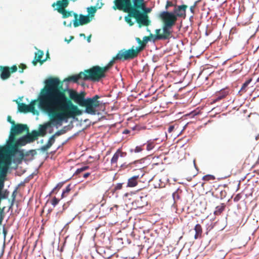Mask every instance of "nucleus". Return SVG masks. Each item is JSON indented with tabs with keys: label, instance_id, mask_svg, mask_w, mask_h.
Segmentation results:
<instances>
[{
	"label": "nucleus",
	"instance_id": "23",
	"mask_svg": "<svg viewBox=\"0 0 259 259\" xmlns=\"http://www.w3.org/2000/svg\"><path fill=\"white\" fill-rule=\"evenodd\" d=\"M251 81L252 78H249L246 80L244 83H243L240 90L239 91V93H240L241 94H242L247 91L248 89V86Z\"/></svg>",
	"mask_w": 259,
	"mask_h": 259
},
{
	"label": "nucleus",
	"instance_id": "34",
	"mask_svg": "<svg viewBox=\"0 0 259 259\" xmlns=\"http://www.w3.org/2000/svg\"><path fill=\"white\" fill-rule=\"evenodd\" d=\"M89 168V167L88 166H83L80 168H78L76 171H75V174L76 175H78V174H80L81 172L87 170V169Z\"/></svg>",
	"mask_w": 259,
	"mask_h": 259
},
{
	"label": "nucleus",
	"instance_id": "36",
	"mask_svg": "<svg viewBox=\"0 0 259 259\" xmlns=\"http://www.w3.org/2000/svg\"><path fill=\"white\" fill-rule=\"evenodd\" d=\"M122 183H118L113 188L114 191H116L117 190H121L122 188Z\"/></svg>",
	"mask_w": 259,
	"mask_h": 259
},
{
	"label": "nucleus",
	"instance_id": "2",
	"mask_svg": "<svg viewBox=\"0 0 259 259\" xmlns=\"http://www.w3.org/2000/svg\"><path fill=\"white\" fill-rule=\"evenodd\" d=\"M29 143L26 136H24L18 139L15 138L12 142L8 140L6 145L0 146V163L9 167L12 162V158L16 154L19 153L21 157L24 156L23 151L19 150V147L25 146Z\"/></svg>",
	"mask_w": 259,
	"mask_h": 259
},
{
	"label": "nucleus",
	"instance_id": "30",
	"mask_svg": "<svg viewBox=\"0 0 259 259\" xmlns=\"http://www.w3.org/2000/svg\"><path fill=\"white\" fill-rule=\"evenodd\" d=\"M71 185L69 184L65 188L64 190H63L62 194L61 195V198H63L65 197H66L67 194L69 193V192L71 190L70 188Z\"/></svg>",
	"mask_w": 259,
	"mask_h": 259
},
{
	"label": "nucleus",
	"instance_id": "39",
	"mask_svg": "<svg viewBox=\"0 0 259 259\" xmlns=\"http://www.w3.org/2000/svg\"><path fill=\"white\" fill-rule=\"evenodd\" d=\"M19 67L20 69H21L19 72L20 73H22L23 72L24 69H26L27 68V66L26 65L24 64H20V65L19 66Z\"/></svg>",
	"mask_w": 259,
	"mask_h": 259
},
{
	"label": "nucleus",
	"instance_id": "50",
	"mask_svg": "<svg viewBox=\"0 0 259 259\" xmlns=\"http://www.w3.org/2000/svg\"><path fill=\"white\" fill-rule=\"evenodd\" d=\"M174 127L173 126H170L168 128V132H171L174 130Z\"/></svg>",
	"mask_w": 259,
	"mask_h": 259
},
{
	"label": "nucleus",
	"instance_id": "53",
	"mask_svg": "<svg viewBox=\"0 0 259 259\" xmlns=\"http://www.w3.org/2000/svg\"><path fill=\"white\" fill-rule=\"evenodd\" d=\"M91 35H89L87 38L88 42H90L91 41Z\"/></svg>",
	"mask_w": 259,
	"mask_h": 259
},
{
	"label": "nucleus",
	"instance_id": "56",
	"mask_svg": "<svg viewBox=\"0 0 259 259\" xmlns=\"http://www.w3.org/2000/svg\"><path fill=\"white\" fill-rule=\"evenodd\" d=\"M49 53H48L47 54V57H49Z\"/></svg>",
	"mask_w": 259,
	"mask_h": 259
},
{
	"label": "nucleus",
	"instance_id": "46",
	"mask_svg": "<svg viewBox=\"0 0 259 259\" xmlns=\"http://www.w3.org/2000/svg\"><path fill=\"white\" fill-rule=\"evenodd\" d=\"M64 133H65V131L61 130L58 131L57 132H56V133L54 135H55V137L56 136H59L64 134Z\"/></svg>",
	"mask_w": 259,
	"mask_h": 259
},
{
	"label": "nucleus",
	"instance_id": "12",
	"mask_svg": "<svg viewBox=\"0 0 259 259\" xmlns=\"http://www.w3.org/2000/svg\"><path fill=\"white\" fill-rule=\"evenodd\" d=\"M144 173L139 174L130 178L127 180V187L133 188L136 187L139 182H141L140 179L143 177Z\"/></svg>",
	"mask_w": 259,
	"mask_h": 259
},
{
	"label": "nucleus",
	"instance_id": "24",
	"mask_svg": "<svg viewBox=\"0 0 259 259\" xmlns=\"http://www.w3.org/2000/svg\"><path fill=\"white\" fill-rule=\"evenodd\" d=\"M18 103V110L20 112L27 113L29 112L27 105L24 103H20L17 102Z\"/></svg>",
	"mask_w": 259,
	"mask_h": 259
},
{
	"label": "nucleus",
	"instance_id": "3",
	"mask_svg": "<svg viewBox=\"0 0 259 259\" xmlns=\"http://www.w3.org/2000/svg\"><path fill=\"white\" fill-rule=\"evenodd\" d=\"M114 10H119L127 13L130 17L135 18L137 23L140 25L148 26L150 24V21L148 19L147 15L142 13L140 10H144L145 5H142L138 8L135 6H132V3L127 4H124L118 6H113Z\"/></svg>",
	"mask_w": 259,
	"mask_h": 259
},
{
	"label": "nucleus",
	"instance_id": "43",
	"mask_svg": "<svg viewBox=\"0 0 259 259\" xmlns=\"http://www.w3.org/2000/svg\"><path fill=\"white\" fill-rule=\"evenodd\" d=\"M7 120L9 122L12 124V126H13L15 124V122L12 119L11 116H8L7 117Z\"/></svg>",
	"mask_w": 259,
	"mask_h": 259
},
{
	"label": "nucleus",
	"instance_id": "31",
	"mask_svg": "<svg viewBox=\"0 0 259 259\" xmlns=\"http://www.w3.org/2000/svg\"><path fill=\"white\" fill-rule=\"evenodd\" d=\"M146 144V150L147 151H150V150H152L155 146L154 142H152L151 141H148Z\"/></svg>",
	"mask_w": 259,
	"mask_h": 259
},
{
	"label": "nucleus",
	"instance_id": "16",
	"mask_svg": "<svg viewBox=\"0 0 259 259\" xmlns=\"http://www.w3.org/2000/svg\"><path fill=\"white\" fill-rule=\"evenodd\" d=\"M49 118H50L49 117ZM53 124L54 125H60L59 124H56V123H53L51 121V118H50V121L46 123L43 125H40L38 131L37 132L39 133V136H44L46 134V131L48 127L51 126V124Z\"/></svg>",
	"mask_w": 259,
	"mask_h": 259
},
{
	"label": "nucleus",
	"instance_id": "29",
	"mask_svg": "<svg viewBox=\"0 0 259 259\" xmlns=\"http://www.w3.org/2000/svg\"><path fill=\"white\" fill-rule=\"evenodd\" d=\"M61 11H59V13L62 14L63 15V18H68L69 17H71L72 16V12L71 11H67L66 10H61Z\"/></svg>",
	"mask_w": 259,
	"mask_h": 259
},
{
	"label": "nucleus",
	"instance_id": "38",
	"mask_svg": "<svg viewBox=\"0 0 259 259\" xmlns=\"http://www.w3.org/2000/svg\"><path fill=\"white\" fill-rule=\"evenodd\" d=\"M131 17H130L129 15L127 17H125V20L130 26H132L134 24V23L132 21Z\"/></svg>",
	"mask_w": 259,
	"mask_h": 259
},
{
	"label": "nucleus",
	"instance_id": "37",
	"mask_svg": "<svg viewBox=\"0 0 259 259\" xmlns=\"http://www.w3.org/2000/svg\"><path fill=\"white\" fill-rule=\"evenodd\" d=\"M59 202V199H57L56 197H54L51 201V204L54 206H55L57 204H58Z\"/></svg>",
	"mask_w": 259,
	"mask_h": 259
},
{
	"label": "nucleus",
	"instance_id": "33",
	"mask_svg": "<svg viewBox=\"0 0 259 259\" xmlns=\"http://www.w3.org/2000/svg\"><path fill=\"white\" fill-rule=\"evenodd\" d=\"M55 141V135L52 136L49 139L47 144L51 147Z\"/></svg>",
	"mask_w": 259,
	"mask_h": 259
},
{
	"label": "nucleus",
	"instance_id": "28",
	"mask_svg": "<svg viewBox=\"0 0 259 259\" xmlns=\"http://www.w3.org/2000/svg\"><path fill=\"white\" fill-rule=\"evenodd\" d=\"M132 6H135L136 7L140 8L142 5H145L144 0H131Z\"/></svg>",
	"mask_w": 259,
	"mask_h": 259
},
{
	"label": "nucleus",
	"instance_id": "49",
	"mask_svg": "<svg viewBox=\"0 0 259 259\" xmlns=\"http://www.w3.org/2000/svg\"><path fill=\"white\" fill-rule=\"evenodd\" d=\"M90 175V172H86L83 175V177L84 178H87Z\"/></svg>",
	"mask_w": 259,
	"mask_h": 259
},
{
	"label": "nucleus",
	"instance_id": "7",
	"mask_svg": "<svg viewBox=\"0 0 259 259\" xmlns=\"http://www.w3.org/2000/svg\"><path fill=\"white\" fill-rule=\"evenodd\" d=\"M144 43V41L140 40L139 44L140 45L139 47H138L136 48V49H134V46H133L131 49H128L127 50H125V51L126 52V55H124V56L126 57V58H130V59H132L136 57L139 53L142 51L145 47H146V45Z\"/></svg>",
	"mask_w": 259,
	"mask_h": 259
},
{
	"label": "nucleus",
	"instance_id": "21",
	"mask_svg": "<svg viewBox=\"0 0 259 259\" xmlns=\"http://www.w3.org/2000/svg\"><path fill=\"white\" fill-rule=\"evenodd\" d=\"M26 135L29 143L32 142L37 139L39 136V133L37 131H33L31 133H28Z\"/></svg>",
	"mask_w": 259,
	"mask_h": 259
},
{
	"label": "nucleus",
	"instance_id": "54",
	"mask_svg": "<svg viewBox=\"0 0 259 259\" xmlns=\"http://www.w3.org/2000/svg\"><path fill=\"white\" fill-rule=\"evenodd\" d=\"M79 36H82V37H83L84 38H85V37H86V36H85V35L84 33H80V34H79Z\"/></svg>",
	"mask_w": 259,
	"mask_h": 259
},
{
	"label": "nucleus",
	"instance_id": "42",
	"mask_svg": "<svg viewBox=\"0 0 259 259\" xmlns=\"http://www.w3.org/2000/svg\"><path fill=\"white\" fill-rule=\"evenodd\" d=\"M50 148V147L49 146V145H48L47 144L45 145L42 146L41 147L40 150H41V151L45 152V151H46Z\"/></svg>",
	"mask_w": 259,
	"mask_h": 259
},
{
	"label": "nucleus",
	"instance_id": "45",
	"mask_svg": "<svg viewBox=\"0 0 259 259\" xmlns=\"http://www.w3.org/2000/svg\"><path fill=\"white\" fill-rule=\"evenodd\" d=\"M63 183H60L57 185V186L54 188V189L52 191V192H54L55 190L57 189H60L63 186Z\"/></svg>",
	"mask_w": 259,
	"mask_h": 259
},
{
	"label": "nucleus",
	"instance_id": "1",
	"mask_svg": "<svg viewBox=\"0 0 259 259\" xmlns=\"http://www.w3.org/2000/svg\"><path fill=\"white\" fill-rule=\"evenodd\" d=\"M45 84L39 98V106L53 123L62 125L63 121L81 114V111L73 104L72 100L84 107L87 113L93 115L96 114V109L101 104L98 100L100 96L96 95L92 98L85 99L84 92L78 94L69 89L68 97L63 88V82L58 78L50 77L45 81Z\"/></svg>",
	"mask_w": 259,
	"mask_h": 259
},
{
	"label": "nucleus",
	"instance_id": "55",
	"mask_svg": "<svg viewBox=\"0 0 259 259\" xmlns=\"http://www.w3.org/2000/svg\"><path fill=\"white\" fill-rule=\"evenodd\" d=\"M136 39V40H137V41L138 42V44L139 43L140 40H141V39L140 38H139V37H137Z\"/></svg>",
	"mask_w": 259,
	"mask_h": 259
},
{
	"label": "nucleus",
	"instance_id": "19",
	"mask_svg": "<svg viewBox=\"0 0 259 259\" xmlns=\"http://www.w3.org/2000/svg\"><path fill=\"white\" fill-rule=\"evenodd\" d=\"M84 72H80L78 74L71 75L68 77L64 81H72L73 82H77L79 79L84 80L85 77Z\"/></svg>",
	"mask_w": 259,
	"mask_h": 259
},
{
	"label": "nucleus",
	"instance_id": "20",
	"mask_svg": "<svg viewBox=\"0 0 259 259\" xmlns=\"http://www.w3.org/2000/svg\"><path fill=\"white\" fill-rule=\"evenodd\" d=\"M69 4L68 0H62L58 1L56 3H54L52 6L54 7L55 5H57L58 8L57 9L58 12L61 10H64L66 7L68 6Z\"/></svg>",
	"mask_w": 259,
	"mask_h": 259
},
{
	"label": "nucleus",
	"instance_id": "15",
	"mask_svg": "<svg viewBox=\"0 0 259 259\" xmlns=\"http://www.w3.org/2000/svg\"><path fill=\"white\" fill-rule=\"evenodd\" d=\"M229 93V90L228 89H223L220 92L216 93L214 96L213 102L215 103L225 98Z\"/></svg>",
	"mask_w": 259,
	"mask_h": 259
},
{
	"label": "nucleus",
	"instance_id": "52",
	"mask_svg": "<svg viewBox=\"0 0 259 259\" xmlns=\"http://www.w3.org/2000/svg\"><path fill=\"white\" fill-rule=\"evenodd\" d=\"M130 133V131L127 130H125L123 132V134H128Z\"/></svg>",
	"mask_w": 259,
	"mask_h": 259
},
{
	"label": "nucleus",
	"instance_id": "22",
	"mask_svg": "<svg viewBox=\"0 0 259 259\" xmlns=\"http://www.w3.org/2000/svg\"><path fill=\"white\" fill-rule=\"evenodd\" d=\"M44 89V88L41 90V91H42V90ZM40 93H41V92H40ZM41 93H40L39 96H38V99L36 100H33L29 104V105H27L28 106V110H29V112H32V113H34L35 111V105H36V103L37 101L38 102V105H39V96L40 95ZM40 108H41L40 107H39ZM42 111H43L41 109H40Z\"/></svg>",
	"mask_w": 259,
	"mask_h": 259
},
{
	"label": "nucleus",
	"instance_id": "26",
	"mask_svg": "<svg viewBox=\"0 0 259 259\" xmlns=\"http://www.w3.org/2000/svg\"><path fill=\"white\" fill-rule=\"evenodd\" d=\"M225 208V205L224 203L221 204V205L217 206L214 212V214L216 215L221 214V213L224 211Z\"/></svg>",
	"mask_w": 259,
	"mask_h": 259
},
{
	"label": "nucleus",
	"instance_id": "10",
	"mask_svg": "<svg viewBox=\"0 0 259 259\" xmlns=\"http://www.w3.org/2000/svg\"><path fill=\"white\" fill-rule=\"evenodd\" d=\"M73 16L74 17L73 25L75 27L88 24L91 21L89 15L84 16L80 14L79 20H78V15L76 13H74Z\"/></svg>",
	"mask_w": 259,
	"mask_h": 259
},
{
	"label": "nucleus",
	"instance_id": "4",
	"mask_svg": "<svg viewBox=\"0 0 259 259\" xmlns=\"http://www.w3.org/2000/svg\"><path fill=\"white\" fill-rule=\"evenodd\" d=\"M159 18L163 22L161 34L166 39H169L172 36V27L178 19L177 16L172 12L163 11L160 13Z\"/></svg>",
	"mask_w": 259,
	"mask_h": 259
},
{
	"label": "nucleus",
	"instance_id": "27",
	"mask_svg": "<svg viewBox=\"0 0 259 259\" xmlns=\"http://www.w3.org/2000/svg\"><path fill=\"white\" fill-rule=\"evenodd\" d=\"M132 3L131 0H114V6H118L124 4H130Z\"/></svg>",
	"mask_w": 259,
	"mask_h": 259
},
{
	"label": "nucleus",
	"instance_id": "13",
	"mask_svg": "<svg viewBox=\"0 0 259 259\" xmlns=\"http://www.w3.org/2000/svg\"><path fill=\"white\" fill-rule=\"evenodd\" d=\"M175 9L174 10V14L177 16V18L181 17L185 19L186 17V10L188 6L186 5L181 6H175Z\"/></svg>",
	"mask_w": 259,
	"mask_h": 259
},
{
	"label": "nucleus",
	"instance_id": "32",
	"mask_svg": "<svg viewBox=\"0 0 259 259\" xmlns=\"http://www.w3.org/2000/svg\"><path fill=\"white\" fill-rule=\"evenodd\" d=\"M96 11L97 9L96 7L94 6H92L88 8V12L89 13V15H90L91 17H93L94 16Z\"/></svg>",
	"mask_w": 259,
	"mask_h": 259
},
{
	"label": "nucleus",
	"instance_id": "40",
	"mask_svg": "<svg viewBox=\"0 0 259 259\" xmlns=\"http://www.w3.org/2000/svg\"><path fill=\"white\" fill-rule=\"evenodd\" d=\"M197 3H198V1L195 2L194 3V4H193V5L191 6L190 7V10L191 12L193 14L194 13V9L197 5Z\"/></svg>",
	"mask_w": 259,
	"mask_h": 259
},
{
	"label": "nucleus",
	"instance_id": "47",
	"mask_svg": "<svg viewBox=\"0 0 259 259\" xmlns=\"http://www.w3.org/2000/svg\"><path fill=\"white\" fill-rule=\"evenodd\" d=\"M175 6L173 3L170 1H167L165 6V9H167L168 7Z\"/></svg>",
	"mask_w": 259,
	"mask_h": 259
},
{
	"label": "nucleus",
	"instance_id": "25",
	"mask_svg": "<svg viewBox=\"0 0 259 259\" xmlns=\"http://www.w3.org/2000/svg\"><path fill=\"white\" fill-rule=\"evenodd\" d=\"M194 230L195 231L194 238L197 239L201 236L202 233V227L200 224H197L195 227Z\"/></svg>",
	"mask_w": 259,
	"mask_h": 259
},
{
	"label": "nucleus",
	"instance_id": "41",
	"mask_svg": "<svg viewBox=\"0 0 259 259\" xmlns=\"http://www.w3.org/2000/svg\"><path fill=\"white\" fill-rule=\"evenodd\" d=\"M241 198V195L240 194H237L235 197L234 198V202H238L240 200V199Z\"/></svg>",
	"mask_w": 259,
	"mask_h": 259
},
{
	"label": "nucleus",
	"instance_id": "18",
	"mask_svg": "<svg viewBox=\"0 0 259 259\" xmlns=\"http://www.w3.org/2000/svg\"><path fill=\"white\" fill-rule=\"evenodd\" d=\"M125 152H123L120 149H118L113 155L111 159V163L112 165L117 166V162L119 157H124L126 155Z\"/></svg>",
	"mask_w": 259,
	"mask_h": 259
},
{
	"label": "nucleus",
	"instance_id": "17",
	"mask_svg": "<svg viewBox=\"0 0 259 259\" xmlns=\"http://www.w3.org/2000/svg\"><path fill=\"white\" fill-rule=\"evenodd\" d=\"M142 164V160H137L133 162H131L126 165L125 164H122L121 165L120 167L121 168L124 169L127 167H134V165H135L136 166L138 167V168L141 171V174H142L143 173L142 169L144 167V166H143Z\"/></svg>",
	"mask_w": 259,
	"mask_h": 259
},
{
	"label": "nucleus",
	"instance_id": "48",
	"mask_svg": "<svg viewBox=\"0 0 259 259\" xmlns=\"http://www.w3.org/2000/svg\"><path fill=\"white\" fill-rule=\"evenodd\" d=\"M16 190H15L13 192V194H12V203H11V206L13 205V203H14V202L15 200V198H16Z\"/></svg>",
	"mask_w": 259,
	"mask_h": 259
},
{
	"label": "nucleus",
	"instance_id": "14",
	"mask_svg": "<svg viewBox=\"0 0 259 259\" xmlns=\"http://www.w3.org/2000/svg\"><path fill=\"white\" fill-rule=\"evenodd\" d=\"M44 55V52L41 50H38L37 52L35 53L34 58L32 62V63L34 66H36L38 62L40 63V64H42L46 61L47 58L44 60H41Z\"/></svg>",
	"mask_w": 259,
	"mask_h": 259
},
{
	"label": "nucleus",
	"instance_id": "6",
	"mask_svg": "<svg viewBox=\"0 0 259 259\" xmlns=\"http://www.w3.org/2000/svg\"><path fill=\"white\" fill-rule=\"evenodd\" d=\"M24 132H29V128L26 124H15L11 127L8 140L12 142L15 140L16 136L22 134Z\"/></svg>",
	"mask_w": 259,
	"mask_h": 259
},
{
	"label": "nucleus",
	"instance_id": "35",
	"mask_svg": "<svg viewBox=\"0 0 259 259\" xmlns=\"http://www.w3.org/2000/svg\"><path fill=\"white\" fill-rule=\"evenodd\" d=\"M215 177L212 175H206L203 177V180L204 181L214 180Z\"/></svg>",
	"mask_w": 259,
	"mask_h": 259
},
{
	"label": "nucleus",
	"instance_id": "9",
	"mask_svg": "<svg viewBox=\"0 0 259 259\" xmlns=\"http://www.w3.org/2000/svg\"><path fill=\"white\" fill-rule=\"evenodd\" d=\"M161 29H156L155 30V34L151 33L149 36L143 37L144 43L146 45L148 41H152L153 42L158 40H166V39L161 34Z\"/></svg>",
	"mask_w": 259,
	"mask_h": 259
},
{
	"label": "nucleus",
	"instance_id": "11",
	"mask_svg": "<svg viewBox=\"0 0 259 259\" xmlns=\"http://www.w3.org/2000/svg\"><path fill=\"white\" fill-rule=\"evenodd\" d=\"M125 49H122L118 52L116 56L113 57L112 59L109 62V63L104 67L107 68V71L109 68L114 64L115 61L117 60H127L130 59V58H126L124 56L126 54Z\"/></svg>",
	"mask_w": 259,
	"mask_h": 259
},
{
	"label": "nucleus",
	"instance_id": "5",
	"mask_svg": "<svg viewBox=\"0 0 259 259\" xmlns=\"http://www.w3.org/2000/svg\"><path fill=\"white\" fill-rule=\"evenodd\" d=\"M107 71V67L94 66L89 69L84 70V80L99 81L101 79L105 77V73Z\"/></svg>",
	"mask_w": 259,
	"mask_h": 259
},
{
	"label": "nucleus",
	"instance_id": "8",
	"mask_svg": "<svg viewBox=\"0 0 259 259\" xmlns=\"http://www.w3.org/2000/svg\"><path fill=\"white\" fill-rule=\"evenodd\" d=\"M17 67L16 65H13L11 67L8 66H0V76L2 79L6 80L8 79L11 74L17 71Z\"/></svg>",
	"mask_w": 259,
	"mask_h": 259
},
{
	"label": "nucleus",
	"instance_id": "51",
	"mask_svg": "<svg viewBox=\"0 0 259 259\" xmlns=\"http://www.w3.org/2000/svg\"><path fill=\"white\" fill-rule=\"evenodd\" d=\"M73 38H74V36H70V39H69V40H67L66 39H65V41H67V42H70V41L71 40L73 39Z\"/></svg>",
	"mask_w": 259,
	"mask_h": 259
},
{
	"label": "nucleus",
	"instance_id": "44",
	"mask_svg": "<svg viewBox=\"0 0 259 259\" xmlns=\"http://www.w3.org/2000/svg\"><path fill=\"white\" fill-rule=\"evenodd\" d=\"M142 150H143L142 146H137L135 148L134 151L136 153H138V152H141Z\"/></svg>",
	"mask_w": 259,
	"mask_h": 259
}]
</instances>
